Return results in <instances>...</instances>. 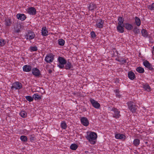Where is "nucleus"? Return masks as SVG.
<instances>
[{
    "mask_svg": "<svg viewBox=\"0 0 154 154\" xmlns=\"http://www.w3.org/2000/svg\"><path fill=\"white\" fill-rule=\"evenodd\" d=\"M124 26L128 30H131L133 29V26L132 24L129 23H125L124 24Z\"/></svg>",
    "mask_w": 154,
    "mask_h": 154,
    "instance_id": "a211bd4d",
    "label": "nucleus"
},
{
    "mask_svg": "<svg viewBox=\"0 0 154 154\" xmlns=\"http://www.w3.org/2000/svg\"><path fill=\"white\" fill-rule=\"evenodd\" d=\"M32 72L33 75L35 76H38L40 75L39 70L36 68H34L32 69Z\"/></svg>",
    "mask_w": 154,
    "mask_h": 154,
    "instance_id": "f3484780",
    "label": "nucleus"
},
{
    "mask_svg": "<svg viewBox=\"0 0 154 154\" xmlns=\"http://www.w3.org/2000/svg\"><path fill=\"white\" fill-rule=\"evenodd\" d=\"M127 104L128 105V108L132 113L136 112L137 106L134 105L133 102L131 101L128 102L127 103Z\"/></svg>",
    "mask_w": 154,
    "mask_h": 154,
    "instance_id": "f03ea898",
    "label": "nucleus"
},
{
    "mask_svg": "<svg viewBox=\"0 0 154 154\" xmlns=\"http://www.w3.org/2000/svg\"><path fill=\"white\" fill-rule=\"evenodd\" d=\"M20 115L23 118H25L27 116V113L25 111H22L20 112Z\"/></svg>",
    "mask_w": 154,
    "mask_h": 154,
    "instance_id": "7c9ffc66",
    "label": "nucleus"
},
{
    "mask_svg": "<svg viewBox=\"0 0 154 154\" xmlns=\"http://www.w3.org/2000/svg\"><path fill=\"white\" fill-rule=\"evenodd\" d=\"M35 36L34 33L30 31H29L26 34V36L27 40H31L34 39Z\"/></svg>",
    "mask_w": 154,
    "mask_h": 154,
    "instance_id": "9d476101",
    "label": "nucleus"
},
{
    "mask_svg": "<svg viewBox=\"0 0 154 154\" xmlns=\"http://www.w3.org/2000/svg\"><path fill=\"white\" fill-rule=\"evenodd\" d=\"M88 8L89 11H93L95 9L97 8V6L93 2H91L88 4Z\"/></svg>",
    "mask_w": 154,
    "mask_h": 154,
    "instance_id": "f8f14e48",
    "label": "nucleus"
},
{
    "mask_svg": "<svg viewBox=\"0 0 154 154\" xmlns=\"http://www.w3.org/2000/svg\"><path fill=\"white\" fill-rule=\"evenodd\" d=\"M61 127L63 129H65L67 128V125L64 121H63L61 124Z\"/></svg>",
    "mask_w": 154,
    "mask_h": 154,
    "instance_id": "c9c22d12",
    "label": "nucleus"
},
{
    "mask_svg": "<svg viewBox=\"0 0 154 154\" xmlns=\"http://www.w3.org/2000/svg\"><path fill=\"white\" fill-rule=\"evenodd\" d=\"M140 140L139 139H135L133 141V144L134 145L136 146H137L138 145L140 144Z\"/></svg>",
    "mask_w": 154,
    "mask_h": 154,
    "instance_id": "c756f323",
    "label": "nucleus"
},
{
    "mask_svg": "<svg viewBox=\"0 0 154 154\" xmlns=\"http://www.w3.org/2000/svg\"><path fill=\"white\" fill-rule=\"evenodd\" d=\"M22 87H11V88L13 89L14 88H15V90H19Z\"/></svg>",
    "mask_w": 154,
    "mask_h": 154,
    "instance_id": "49530a36",
    "label": "nucleus"
},
{
    "mask_svg": "<svg viewBox=\"0 0 154 154\" xmlns=\"http://www.w3.org/2000/svg\"><path fill=\"white\" fill-rule=\"evenodd\" d=\"M23 71L29 72L31 70L32 67L30 65H25L23 66Z\"/></svg>",
    "mask_w": 154,
    "mask_h": 154,
    "instance_id": "6ab92c4d",
    "label": "nucleus"
},
{
    "mask_svg": "<svg viewBox=\"0 0 154 154\" xmlns=\"http://www.w3.org/2000/svg\"><path fill=\"white\" fill-rule=\"evenodd\" d=\"M6 43V41L5 40L2 39H0V46L2 47L4 46Z\"/></svg>",
    "mask_w": 154,
    "mask_h": 154,
    "instance_id": "58836bf2",
    "label": "nucleus"
},
{
    "mask_svg": "<svg viewBox=\"0 0 154 154\" xmlns=\"http://www.w3.org/2000/svg\"><path fill=\"white\" fill-rule=\"evenodd\" d=\"M11 87H22V85L19 82H16L13 84Z\"/></svg>",
    "mask_w": 154,
    "mask_h": 154,
    "instance_id": "2f4dec72",
    "label": "nucleus"
},
{
    "mask_svg": "<svg viewBox=\"0 0 154 154\" xmlns=\"http://www.w3.org/2000/svg\"><path fill=\"white\" fill-rule=\"evenodd\" d=\"M124 22V19L121 17H119L118 18V25H123Z\"/></svg>",
    "mask_w": 154,
    "mask_h": 154,
    "instance_id": "393cba45",
    "label": "nucleus"
},
{
    "mask_svg": "<svg viewBox=\"0 0 154 154\" xmlns=\"http://www.w3.org/2000/svg\"><path fill=\"white\" fill-rule=\"evenodd\" d=\"M136 70L138 72L140 73H143L144 72V70L143 68L141 67H137L136 69Z\"/></svg>",
    "mask_w": 154,
    "mask_h": 154,
    "instance_id": "bb28decb",
    "label": "nucleus"
},
{
    "mask_svg": "<svg viewBox=\"0 0 154 154\" xmlns=\"http://www.w3.org/2000/svg\"><path fill=\"white\" fill-rule=\"evenodd\" d=\"M41 35L43 36H47L49 35L48 29L46 26H43L42 28Z\"/></svg>",
    "mask_w": 154,
    "mask_h": 154,
    "instance_id": "9b49d317",
    "label": "nucleus"
},
{
    "mask_svg": "<svg viewBox=\"0 0 154 154\" xmlns=\"http://www.w3.org/2000/svg\"><path fill=\"white\" fill-rule=\"evenodd\" d=\"M118 61L122 63H124L126 62V60L125 59L119 60H118Z\"/></svg>",
    "mask_w": 154,
    "mask_h": 154,
    "instance_id": "a18cd8bd",
    "label": "nucleus"
},
{
    "mask_svg": "<svg viewBox=\"0 0 154 154\" xmlns=\"http://www.w3.org/2000/svg\"><path fill=\"white\" fill-rule=\"evenodd\" d=\"M143 90L145 91H151L150 87H143Z\"/></svg>",
    "mask_w": 154,
    "mask_h": 154,
    "instance_id": "c03bdc74",
    "label": "nucleus"
},
{
    "mask_svg": "<svg viewBox=\"0 0 154 154\" xmlns=\"http://www.w3.org/2000/svg\"><path fill=\"white\" fill-rule=\"evenodd\" d=\"M90 101L91 103L92 106L95 108L99 109L100 107V105L97 101L94 100L91 98Z\"/></svg>",
    "mask_w": 154,
    "mask_h": 154,
    "instance_id": "1a4fd4ad",
    "label": "nucleus"
},
{
    "mask_svg": "<svg viewBox=\"0 0 154 154\" xmlns=\"http://www.w3.org/2000/svg\"><path fill=\"white\" fill-rule=\"evenodd\" d=\"M33 99H34L35 100H40L41 99V97L38 94H34L32 96Z\"/></svg>",
    "mask_w": 154,
    "mask_h": 154,
    "instance_id": "cd10ccee",
    "label": "nucleus"
},
{
    "mask_svg": "<svg viewBox=\"0 0 154 154\" xmlns=\"http://www.w3.org/2000/svg\"><path fill=\"white\" fill-rule=\"evenodd\" d=\"M115 137L117 139H120L123 141L125 140L126 139V136L125 135L120 133L116 134Z\"/></svg>",
    "mask_w": 154,
    "mask_h": 154,
    "instance_id": "4468645a",
    "label": "nucleus"
},
{
    "mask_svg": "<svg viewBox=\"0 0 154 154\" xmlns=\"http://www.w3.org/2000/svg\"><path fill=\"white\" fill-rule=\"evenodd\" d=\"M20 139L23 142H26L28 140L27 137L24 135L21 136L20 137Z\"/></svg>",
    "mask_w": 154,
    "mask_h": 154,
    "instance_id": "72a5a7b5",
    "label": "nucleus"
},
{
    "mask_svg": "<svg viewBox=\"0 0 154 154\" xmlns=\"http://www.w3.org/2000/svg\"><path fill=\"white\" fill-rule=\"evenodd\" d=\"M112 117L116 119L119 118L121 116L120 114V111L116 108L113 107L111 110Z\"/></svg>",
    "mask_w": 154,
    "mask_h": 154,
    "instance_id": "20e7f679",
    "label": "nucleus"
},
{
    "mask_svg": "<svg viewBox=\"0 0 154 154\" xmlns=\"http://www.w3.org/2000/svg\"><path fill=\"white\" fill-rule=\"evenodd\" d=\"M17 18L21 21L24 20L26 18V16L23 14H18L16 15Z\"/></svg>",
    "mask_w": 154,
    "mask_h": 154,
    "instance_id": "dca6fc26",
    "label": "nucleus"
},
{
    "mask_svg": "<svg viewBox=\"0 0 154 154\" xmlns=\"http://www.w3.org/2000/svg\"><path fill=\"white\" fill-rule=\"evenodd\" d=\"M85 153H89V152L88 151H85Z\"/></svg>",
    "mask_w": 154,
    "mask_h": 154,
    "instance_id": "3c124183",
    "label": "nucleus"
},
{
    "mask_svg": "<svg viewBox=\"0 0 154 154\" xmlns=\"http://www.w3.org/2000/svg\"><path fill=\"white\" fill-rule=\"evenodd\" d=\"M141 33L142 35L145 37H147L148 36V32L146 30L142 29L141 30Z\"/></svg>",
    "mask_w": 154,
    "mask_h": 154,
    "instance_id": "a878e982",
    "label": "nucleus"
},
{
    "mask_svg": "<svg viewBox=\"0 0 154 154\" xmlns=\"http://www.w3.org/2000/svg\"><path fill=\"white\" fill-rule=\"evenodd\" d=\"M26 99L29 102H31L33 100V97H32L30 96H27L25 97Z\"/></svg>",
    "mask_w": 154,
    "mask_h": 154,
    "instance_id": "ea45409f",
    "label": "nucleus"
},
{
    "mask_svg": "<svg viewBox=\"0 0 154 154\" xmlns=\"http://www.w3.org/2000/svg\"><path fill=\"white\" fill-rule=\"evenodd\" d=\"M23 26L20 24H17L14 27V32L17 33H19L20 32V30L22 29Z\"/></svg>",
    "mask_w": 154,
    "mask_h": 154,
    "instance_id": "ddd939ff",
    "label": "nucleus"
},
{
    "mask_svg": "<svg viewBox=\"0 0 154 154\" xmlns=\"http://www.w3.org/2000/svg\"><path fill=\"white\" fill-rule=\"evenodd\" d=\"M65 65V69L67 70L70 69L73 67L71 63L69 61L68 62L66 61Z\"/></svg>",
    "mask_w": 154,
    "mask_h": 154,
    "instance_id": "412c9836",
    "label": "nucleus"
},
{
    "mask_svg": "<svg viewBox=\"0 0 154 154\" xmlns=\"http://www.w3.org/2000/svg\"><path fill=\"white\" fill-rule=\"evenodd\" d=\"M57 60L59 63V64L57 65V66L60 69H63L66 63V60L63 57H59L57 59Z\"/></svg>",
    "mask_w": 154,
    "mask_h": 154,
    "instance_id": "7ed1b4c3",
    "label": "nucleus"
},
{
    "mask_svg": "<svg viewBox=\"0 0 154 154\" xmlns=\"http://www.w3.org/2000/svg\"><path fill=\"white\" fill-rule=\"evenodd\" d=\"M143 87H149L148 84H146V86H144Z\"/></svg>",
    "mask_w": 154,
    "mask_h": 154,
    "instance_id": "8fccbe9b",
    "label": "nucleus"
},
{
    "mask_svg": "<svg viewBox=\"0 0 154 154\" xmlns=\"http://www.w3.org/2000/svg\"><path fill=\"white\" fill-rule=\"evenodd\" d=\"M133 32L135 34H137L140 33V31L137 27H135L133 29Z\"/></svg>",
    "mask_w": 154,
    "mask_h": 154,
    "instance_id": "4c0bfd02",
    "label": "nucleus"
},
{
    "mask_svg": "<svg viewBox=\"0 0 154 154\" xmlns=\"http://www.w3.org/2000/svg\"><path fill=\"white\" fill-rule=\"evenodd\" d=\"M135 23L138 26H139L141 24V20L140 19L137 17H135L134 18Z\"/></svg>",
    "mask_w": 154,
    "mask_h": 154,
    "instance_id": "b1692460",
    "label": "nucleus"
},
{
    "mask_svg": "<svg viewBox=\"0 0 154 154\" xmlns=\"http://www.w3.org/2000/svg\"><path fill=\"white\" fill-rule=\"evenodd\" d=\"M128 78L131 80H134L135 78L134 73L132 71H130L128 72Z\"/></svg>",
    "mask_w": 154,
    "mask_h": 154,
    "instance_id": "4be33fe9",
    "label": "nucleus"
},
{
    "mask_svg": "<svg viewBox=\"0 0 154 154\" xmlns=\"http://www.w3.org/2000/svg\"><path fill=\"white\" fill-rule=\"evenodd\" d=\"M54 55L52 53L48 54L45 57V60L46 63H50L54 61Z\"/></svg>",
    "mask_w": 154,
    "mask_h": 154,
    "instance_id": "39448f33",
    "label": "nucleus"
},
{
    "mask_svg": "<svg viewBox=\"0 0 154 154\" xmlns=\"http://www.w3.org/2000/svg\"><path fill=\"white\" fill-rule=\"evenodd\" d=\"M59 45L60 46H63L65 43V41L63 39L61 38L59 39L58 41Z\"/></svg>",
    "mask_w": 154,
    "mask_h": 154,
    "instance_id": "c85d7f7f",
    "label": "nucleus"
},
{
    "mask_svg": "<svg viewBox=\"0 0 154 154\" xmlns=\"http://www.w3.org/2000/svg\"><path fill=\"white\" fill-rule=\"evenodd\" d=\"M87 136H85L86 138L92 144H94L95 142L94 140H95L97 137V135L96 133L94 132H87Z\"/></svg>",
    "mask_w": 154,
    "mask_h": 154,
    "instance_id": "f257e3e1",
    "label": "nucleus"
},
{
    "mask_svg": "<svg viewBox=\"0 0 154 154\" xmlns=\"http://www.w3.org/2000/svg\"><path fill=\"white\" fill-rule=\"evenodd\" d=\"M81 122L82 125L85 126L89 125V122L88 119L85 117H82L81 119Z\"/></svg>",
    "mask_w": 154,
    "mask_h": 154,
    "instance_id": "2eb2a0df",
    "label": "nucleus"
},
{
    "mask_svg": "<svg viewBox=\"0 0 154 154\" xmlns=\"http://www.w3.org/2000/svg\"><path fill=\"white\" fill-rule=\"evenodd\" d=\"M104 23V20L101 19H99L97 20L95 26L96 28L102 29L103 27Z\"/></svg>",
    "mask_w": 154,
    "mask_h": 154,
    "instance_id": "423d86ee",
    "label": "nucleus"
},
{
    "mask_svg": "<svg viewBox=\"0 0 154 154\" xmlns=\"http://www.w3.org/2000/svg\"><path fill=\"white\" fill-rule=\"evenodd\" d=\"M143 64L145 67L149 70L152 71L154 69L152 65L147 60H144L143 62Z\"/></svg>",
    "mask_w": 154,
    "mask_h": 154,
    "instance_id": "6e6552de",
    "label": "nucleus"
},
{
    "mask_svg": "<svg viewBox=\"0 0 154 154\" xmlns=\"http://www.w3.org/2000/svg\"><path fill=\"white\" fill-rule=\"evenodd\" d=\"M38 50L37 47L36 46H31L29 50L31 52L36 51Z\"/></svg>",
    "mask_w": 154,
    "mask_h": 154,
    "instance_id": "f704fd0d",
    "label": "nucleus"
},
{
    "mask_svg": "<svg viewBox=\"0 0 154 154\" xmlns=\"http://www.w3.org/2000/svg\"><path fill=\"white\" fill-rule=\"evenodd\" d=\"M152 52V54L154 55V46L153 47V50Z\"/></svg>",
    "mask_w": 154,
    "mask_h": 154,
    "instance_id": "09e8293b",
    "label": "nucleus"
},
{
    "mask_svg": "<svg viewBox=\"0 0 154 154\" xmlns=\"http://www.w3.org/2000/svg\"><path fill=\"white\" fill-rule=\"evenodd\" d=\"M148 8L151 10H154V3H152L151 5H149Z\"/></svg>",
    "mask_w": 154,
    "mask_h": 154,
    "instance_id": "79ce46f5",
    "label": "nucleus"
},
{
    "mask_svg": "<svg viewBox=\"0 0 154 154\" xmlns=\"http://www.w3.org/2000/svg\"><path fill=\"white\" fill-rule=\"evenodd\" d=\"M5 24L7 26H11L12 23L11 19L9 18L5 19Z\"/></svg>",
    "mask_w": 154,
    "mask_h": 154,
    "instance_id": "5701e85b",
    "label": "nucleus"
},
{
    "mask_svg": "<svg viewBox=\"0 0 154 154\" xmlns=\"http://www.w3.org/2000/svg\"><path fill=\"white\" fill-rule=\"evenodd\" d=\"M26 11L28 14L31 15H35L37 13L36 9L33 7L28 8L26 9Z\"/></svg>",
    "mask_w": 154,
    "mask_h": 154,
    "instance_id": "0eeeda50",
    "label": "nucleus"
},
{
    "mask_svg": "<svg viewBox=\"0 0 154 154\" xmlns=\"http://www.w3.org/2000/svg\"><path fill=\"white\" fill-rule=\"evenodd\" d=\"M23 132L24 133H26L27 134H28L29 133V131L25 129L23 130Z\"/></svg>",
    "mask_w": 154,
    "mask_h": 154,
    "instance_id": "de8ad7c7",
    "label": "nucleus"
},
{
    "mask_svg": "<svg viewBox=\"0 0 154 154\" xmlns=\"http://www.w3.org/2000/svg\"><path fill=\"white\" fill-rule=\"evenodd\" d=\"M124 25H118L116 27L117 31L120 33H122L124 32Z\"/></svg>",
    "mask_w": 154,
    "mask_h": 154,
    "instance_id": "aec40b11",
    "label": "nucleus"
},
{
    "mask_svg": "<svg viewBox=\"0 0 154 154\" xmlns=\"http://www.w3.org/2000/svg\"><path fill=\"white\" fill-rule=\"evenodd\" d=\"M35 140V137L34 136V135H31L30 136V140L31 142H32Z\"/></svg>",
    "mask_w": 154,
    "mask_h": 154,
    "instance_id": "37998d69",
    "label": "nucleus"
},
{
    "mask_svg": "<svg viewBox=\"0 0 154 154\" xmlns=\"http://www.w3.org/2000/svg\"><path fill=\"white\" fill-rule=\"evenodd\" d=\"M116 94V97L118 98H120L121 97V95L119 94V89H116L114 91Z\"/></svg>",
    "mask_w": 154,
    "mask_h": 154,
    "instance_id": "e433bc0d",
    "label": "nucleus"
},
{
    "mask_svg": "<svg viewBox=\"0 0 154 154\" xmlns=\"http://www.w3.org/2000/svg\"><path fill=\"white\" fill-rule=\"evenodd\" d=\"M91 35V37L94 38H95L96 36V35L95 32H94V31H92L90 33Z\"/></svg>",
    "mask_w": 154,
    "mask_h": 154,
    "instance_id": "a19ab883",
    "label": "nucleus"
},
{
    "mask_svg": "<svg viewBox=\"0 0 154 154\" xmlns=\"http://www.w3.org/2000/svg\"><path fill=\"white\" fill-rule=\"evenodd\" d=\"M77 145L75 143L72 144L70 146V148L73 150H75L78 148Z\"/></svg>",
    "mask_w": 154,
    "mask_h": 154,
    "instance_id": "473e14b6",
    "label": "nucleus"
},
{
    "mask_svg": "<svg viewBox=\"0 0 154 154\" xmlns=\"http://www.w3.org/2000/svg\"><path fill=\"white\" fill-rule=\"evenodd\" d=\"M49 73H51L52 72V71L51 70H50L49 71Z\"/></svg>",
    "mask_w": 154,
    "mask_h": 154,
    "instance_id": "603ef678",
    "label": "nucleus"
}]
</instances>
